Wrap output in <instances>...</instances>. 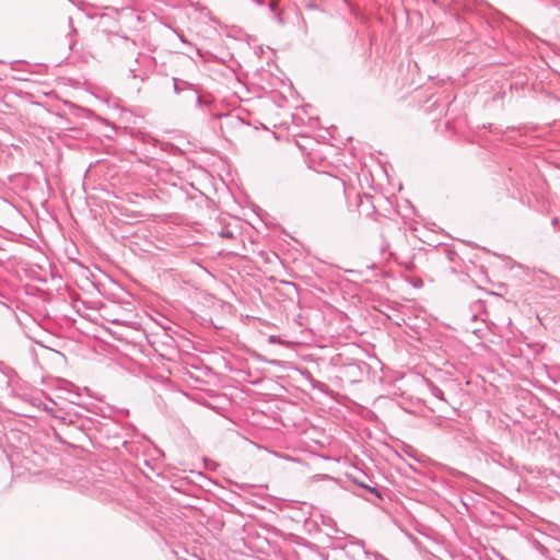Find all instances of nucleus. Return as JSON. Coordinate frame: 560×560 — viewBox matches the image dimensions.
Listing matches in <instances>:
<instances>
[{"instance_id":"nucleus-1","label":"nucleus","mask_w":560,"mask_h":560,"mask_svg":"<svg viewBox=\"0 0 560 560\" xmlns=\"http://www.w3.org/2000/svg\"><path fill=\"white\" fill-rule=\"evenodd\" d=\"M363 476H364L363 471L352 465V477H351L352 483L357 485L360 488H363V489H366V490L371 491L372 493H374L376 497L380 498L381 495L377 492L376 488H373V487L366 485L362 480Z\"/></svg>"},{"instance_id":"nucleus-2","label":"nucleus","mask_w":560,"mask_h":560,"mask_svg":"<svg viewBox=\"0 0 560 560\" xmlns=\"http://www.w3.org/2000/svg\"><path fill=\"white\" fill-rule=\"evenodd\" d=\"M351 545H352V546H355L358 549H360V551H361L362 553H364L363 546L361 545V542H360V541H354V540L352 539Z\"/></svg>"}]
</instances>
